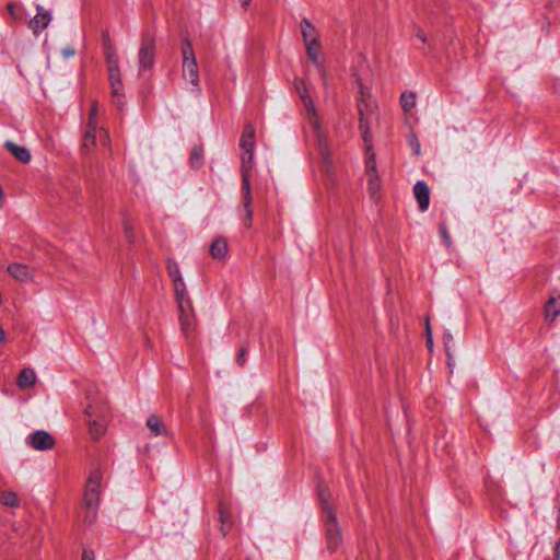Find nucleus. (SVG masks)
Instances as JSON below:
<instances>
[{
  "instance_id": "f257e3e1",
  "label": "nucleus",
  "mask_w": 560,
  "mask_h": 560,
  "mask_svg": "<svg viewBox=\"0 0 560 560\" xmlns=\"http://www.w3.org/2000/svg\"><path fill=\"white\" fill-rule=\"evenodd\" d=\"M358 110L360 115V130L364 143L366 145L365 153V174L368 177L369 190L372 197H376L381 190L380 174L376 167L375 153L369 145L370 142V129L372 117L377 108L376 102L372 95V88L370 84L362 81H358Z\"/></svg>"
},
{
  "instance_id": "f03ea898",
  "label": "nucleus",
  "mask_w": 560,
  "mask_h": 560,
  "mask_svg": "<svg viewBox=\"0 0 560 560\" xmlns=\"http://www.w3.org/2000/svg\"><path fill=\"white\" fill-rule=\"evenodd\" d=\"M255 130L253 126L247 125L241 137L242 149V174H243V191H244V207L246 209V226H250L252 210L249 208L252 197L249 191V170L254 158L255 145Z\"/></svg>"
},
{
  "instance_id": "7ed1b4c3",
  "label": "nucleus",
  "mask_w": 560,
  "mask_h": 560,
  "mask_svg": "<svg viewBox=\"0 0 560 560\" xmlns=\"http://www.w3.org/2000/svg\"><path fill=\"white\" fill-rule=\"evenodd\" d=\"M323 517L325 521L326 546L329 552L332 553L341 548L342 534L330 505L323 504Z\"/></svg>"
},
{
  "instance_id": "20e7f679",
  "label": "nucleus",
  "mask_w": 560,
  "mask_h": 560,
  "mask_svg": "<svg viewBox=\"0 0 560 560\" xmlns=\"http://www.w3.org/2000/svg\"><path fill=\"white\" fill-rule=\"evenodd\" d=\"M182 75L192 89L199 90V69L196 60L192 45L189 40H185L182 47Z\"/></svg>"
},
{
  "instance_id": "39448f33",
  "label": "nucleus",
  "mask_w": 560,
  "mask_h": 560,
  "mask_svg": "<svg viewBox=\"0 0 560 560\" xmlns=\"http://www.w3.org/2000/svg\"><path fill=\"white\" fill-rule=\"evenodd\" d=\"M175 299L177 303L180 329L183 335L188 339L194 335L197 326L192 304L188 293L176 295Z\"/></svg>"
},
{
  "instance_id": "423d86ee",
  "label": "nucleus",
  "mask_w": 560,
  "mask_h": 560,
  "mask_svg": "<svg viewBox=\"0 0 560 560\" xmlns=\"http://www.w3.org/2000/svg\"><path fill=\"white\" fill-rule=\"evenodd\" d=\"M89 433L93 440L101 439L106 432L107 418L105 406L89 405L85 409Z\"/></svg>"
},
{
  "instance_id": "0eeeda50",
  "label": "nucleus",
  "mask_w": 560,
  "mask_h": 560,
  "mask_svg": "<svg viewBox=\"0 0 560 560\" xmlns=\"http://www.w3.org/2000/svg\"><path fill=\"white\" fill-rule=\"evenodd\" d=\"M102 480L103 474L100 469H94L90 472L84 494V502L88 508L96 505L102 489Z\"/></svg>"
},
{
  "instance_id": "6e6552de",
  "label": "nucleus",
  "mask_w": 560,
  "mask_h": 560,
  "mask_svg": "<svg viewBox=\"0 0 560 560\" xmlns=\"http://www.w3.org/2000/svg\"><path fill=\"white\" fill-rule=\"evenodd\" d=\"M108 79L114 95H118L121 91L122 84L119 78L118 59L116 55L108 50L106 54Z\"/></svg>"
},
{
  "instance_id": "1a4fd4ad",
  "label": "nucleus",
  "mask_w": 560,
  "mask_h": 560,
  "mask_svg": "<svg viewBox=\"0 0 560 560\" xmlns=\"http://www.w3.org/2000/svg\"><path fill=\"white\" fill-rule=\"evenodd\" d=\"M8 273L19 282H32L36 276V270L27 265L13 262L7 267Z\"/></svg>"
},
{
  "instance_id": "9d476101",
  "label": "nucleus",
  "mask_w": 560,
  "mask_h": 560,
  "mask_svg": "<svg viewBox=\"0 0 560 560\" xmlns=\"http://www.w3.org/2000/svg\"><path fill=\"white\" fill-rule=\"evenodd\" d=\"M107 139H108V135L104 129L86 127V130H85V133L83 137V148L86 151L92 150L93 148H95L97 140H100V142L102 144L107 147L108 145Z\"/></svg>"
},
{
  "instance_id": "9b49d317",
  "label": "nucleus",
  "mask_w": 560,
  "mask_h": 560,
  "mask_svg": "<svg viewBox=\"0 0 560 560\" xmlns=\"http://www.w3.org/2000/svg\"><path fill=\"white\" fill-rule=\"evenodd\" d=\"M28 444L36 451L50 450L55 445L54 438L45 431H36L27 438Z\"/></svg>"
},
{
  "instance_id": "f8f14e48",
  "label": "nucleus",
  "mask_w": 560,
  "mask_h": 560,
  "mask_svg": "<svg viewBox=\"0 0 560 560\" xmlns=\"http://www.w3.org/2000/svg\"><path fill=\"white\" fill-rule=\"evenodd\" d=\"M139 59L143 68H149L152 66L154 60V42L152 38L145 37L142 40L139 51Z\"/></svg>"
},
{
  "instance_id": "ddd939ff",
  "label": "nucleus",
  "mask_w": 560,
  "mask_h": 560,
  "mask_svg": "<svg viewBox=\"0 0 560 560\" xmlns=\"http://www.w3.org/2000/svg\"><path fill=\"white\" fill-rule=\"evenodd\" d=\"M413 194L418 201L419 209L422 212L428 210L430 203V190L427 184L418 182L413 187Z\"/></svg>"
},
{
  "instance_id": "4468645a",
  "label": "nucleus",
  "mask_w": 560,
  "mask_h": 560,
  "mask_svg": "<svg viewBox=\"0 0 560 560\" xmlns=\"http://www.w3.org/2000/svg\"><path fill=\"white\" fill-rule=\"evenodd\" d=\"M167 269H168V273L173 280L175 296L186 294L187 291H186L185 282L182 278V275H180L177 264L170 262Z\"/></svg>"
},
{
  "instance_id": "2eb2a0df",
  "label": "nucleus",
  "mask_w": 560,
  "mask_h": 560,
  "mask_svg": "<svg viewBox=\"0 0 560 560\" xmlns=\"http://www.w3.org/2000/svg\"><path fill=\"white\" fill-rule=\"evenodd\" d=\"M560 314V293L553 292L545 305V318L549 322Z\"/></svg>"
},
{
  "instance_id": "dca6fc26",
  "label": "nucleus",
  "mask_w": 560,
  "mask_h": 560,
  "mask_svg": "<svg viewBox=\"0 0 560 560\" xmlns=\"http://www.w3.org/2000/svg\"><path fill=\"white\" fill-rule=\"evenodd\" d=\"M229 252L228 241L222 237H215L210 246V255L213 259L223 260Z\"/></svg>"
},
{
  "instance_id": "f3484780",
  "label": "nucleus",
  "mask_w": 560,
  "mask_h": 560,
  "mask_svg": "<svg viewBox=\"0 0 560 560\" xmlns=\"http://www.w3.org/2000/svg\"><path fill=\"white\" fill-rule=\"evenodd\" d=\"M36 380L37 377L34 370L26 368L20 372L16 384L20 388L26 389L33 387L36 383Z\"/></svg>"
},
{
  "instance_id": "a211bd4d",
  "label": "nucleus",
  "mask_w": 560,
  "mask_h": 560,
  "mask_svg": "<svg viewBox=\"0 0 560 560\" xmlns=\"http://www.w3.org/2000/svg\"><path fill=\"white\" fill-rule=\"evenodd\" d=\"M300 31L305 43L319 39V34L316 27L306 19L302 20Z\"/></svg>"
},
{
  "instance_id": "6ab92c4d",
  "label": "nucleus",
  "mask_w": 560,
  "mask_h": 560,
  "mask_svg": "<svg viewBox=\"0 0 560 560\" xmlns=\"http://www.w3.org/2000/svg\"><path fill=\"white\" fill-rule=\"evenodd\" d=\"M50 22V14L43 9H38L36 16L30 22V27L35 34L44 30Z\"/></svg>"
},
{
  "instance_id": "aec40b11",
  "label": "nucleus",
  "mask_w": 560,
  "mask_h": 560,
  "mask_svg": "<svg viewBox=\"0 0 560 560\" xmlns=\"http://www.w3.org/2000/svg\"><path fill=\"white\" fill-rule=\"evenodd\" d=\"M4 147L21 163L26 164L31 161V154L24 147L16 145L12 142H7Z\"/></svg>"
},
{
  "instance_id": "412c9836",
  "label": "nucleus",
  "mask_w": 560,
  "mask_h": 560,
  "mask_svg": "<svg viewBox=\"0 0 560 560\" xmlns=\"http://www.w3.org/2000/svg\"><path fill=\"white\" fill-rule=\"evenodd\" d=\"M147 427L155 435H166L167 434V428H166L165 423L163 422V420L160 417H158L155 415H152L148 418Z\"/></svg>"
},
{
  "instance_id": "4be33fe9",
  "label": "nucleus",
  "mask_w": 560,
  "mask_h": 560,
  "mask_svg": "<svg viewBox=\"0 0 560 560\" xmlns=\"http://www.w3.org/2000/svg\"><path fill=\"white\" fill-rule=\"evenodd\" d=\"M305 49H306V54H307L308 58L314 63H319L320 55H322V47H320L319 39L305 43Z\"/></svg>"
},
{
  "instance_id": "5701e85b",
  "label": "nucleus",
  "mask_w": 560,
  "mask_h": 560,
  "mask_svg": "<svg viewBox=\"0 0 560 560\" xmlns=\"http://www.w3.org/2000/svg\"><path fill=\"white\" fill-rule=\"evenodd\" d=\"M0 503L9 508H18L20 505V499L18 494L11 490H1Z\"/></svg>"
},
{
  "instance_id": "b1692460",
  "label": "nucleus",
  "mask_w": 560,
  "mask_h": 560,
  "mask_svg": "<svg viewBox=\"0 0 560 560\" xmlns=\"http://www.w3.org/2000/svg\"><path fill=\"white\" fill-rule=\"evenodd\" d=\"M295 90L300 94L301 98L304 102V106L307 109V112L312 113L314 110L312 101L307 96V88L303 80H296L295 81Z\"/></svg>"
},
{
  "instance_id": "393cba45",
  "label": "nucleus",
  "mask_w": 560,
  "mask_h": 560,
  "mask_svg": "<svg viewBox=\"0 0 560 560\" xmlns=\"http://www.w3.org/2000/svg\"><path fill=\"white\" fill-rule=\"evenodd\" d=\"M97 121H98V105L95 101H90L89 109H88L86 127L98 128Z\"/></svg>"
},
{
  "instance_id": "a878e982",
  "label": "nucleus",
  "mask_w": 560,
  "mask_h": 560,
  "mask_svg": "<svg viewBox=\"0 0 560 560\" xmlns=\"http://www.w3.org/2000/svg\"><path fill=\"white\" fill-rule=\"evenodd\" d=\"M400 104L404 110H411L416 105V95L411 92L402 93L400 96Z\"/></svg>"
},
{
  "instance_id": "bb28decb",
  "label": "nucleus",
  "mask_w": 560,
  "mask_h": 560,
  "mask_svg": "<svg viewBox=\"0 0 560 560\" xmlns=\"http://www.w3.org/2000/svg\"><path fill=\"white\" fill-rule=\"evenodd\" d=\"M133 228L135 226H133V222L131 219H129V218L124 219L122 229L126 234V237L128 238V241L130 243L133 241Z\"/></svg>"
},
{
  "instance_id": "cd10ccee",
  "label": "nucleus",
  "mask_w": 560,
  "mask_h": 560,
  "mask_svg": "<svg viewBox=\"0 0 560 560\" xmlns=\"http://www.w3.org/2000/svg\"><path fill=\"white\" fill-rule=\"evenodd\" d=\"M220 522H221V532L223 535H226V533L229 530V513L223 506L220 508Z\"/></svg>"
},
{
  "instance_id": "c85d7f7f",
  "label": "nucleus",
  "mask_w": 560,
  "mask_h": 560,
  "mask_svg": "<svg viewBox=\"0 0 560 560\" xmlns=\"http://www.w3.org/2000/svg\"><path fill=\"white\" fill-rule=\"evenodd\" d=\"M427 346H428L429 350H432L433 340H432V336H431L430 326L428 323H427Z\"/></svg>"
},
{
  "instance_id": "c756f323",
  "label": "nucleus",
  "mask_w": 560,
  "mask_h": 560,
  "mask_svg": "<svg viewBox=\"0 0 560 560\" xmlns=\"http://www.w3.org/2000/svg\"><path fill=\"white\" fill-rule=\"evenodd\" d=\"M81 560H95V558H94V553H93L92 551H90V550H84V551L82 552V558H81Z\"/></svg>"
},
{
  "instance_id": "7c9ffc66",
  "label": "nucleus",
  "mask_w": 560,
  "mask_h": 560,
  "mask_svg": "<svg viewBox=\"0 0 560 560\" xmlns=\"http://www.w3.org/2000/svg\"><path fill=\"white\" fill-rule=\"evenodd\" d=\"M238 1L243 9H247L252 2V0H238Z\"/></svg>"
},
{
  "instance_id": "2f4dec72",
  "label": "nucleus",
  "mask_w": 560,
  "mask_h": 560,
  "mask_svg": "<svg viewBox=\"0 0 560 560\" xmlns=\"http://www.w3.org/2000/svg\"><path fill=\"white\" fill-rule=\"evenodd\" d=\"M237 361H238L241 364H243V363H244V361H245V351H244V350H242V351H241V353L238 354V357H237Z\"/></svg>"
},
{
  "instance_id": "473e14b6",
  "label": "nucleus",
  "mask_w": 560,
  "mask_h": 560,
  "mask_svg": "<svg viewBox=\"0 0 560 560\" xmlns=\"http://www.w3.org/2000/svg\"><path fill=\"white\" fill-rule=\"evenodd\" d=\"M74 51L72 49H65L63 50V56L65 57H71L73 56Z\"/></svg>"
},
{
  "instance_id": "72a5a7b5",
  "label": "nucleus",
  "mask_w": 560,
  "mask_h": 560,
  "mask_svg": "<svg viewBox=\"0 0 560 560\" xmlns=\"http://www.w3.org/2000/svg\"><path fill=\"white\" fill-rule=\"evenodd\" d=\"M5 341V332L2 327H0V342Z\"/></svg>"
},
{
  "instance_id": "f704fd0d",
  "label": "nucleus",
  "mask_w": 560,
  "mask_h": 560,
  "mask_svg": "<svg viewBox=\"0 0 560 560\" xmlns=\"http://www.w3.org/2000/svg\"><path fill=\"white\" fill-rule=\"evenodd\" d=\"M8 10L10 11V13L12 15H14V5L13 4H8Z\"/></svg>"
},
{
  "instance_id": "c9c22d12",
  "label": "nucleus",
  "mask_w": 560,
  "mask_h": 560,
  "mask_svg": "<svg viewBox=\"0 0 560 560\" xmlns=\"http://www.w3.org/2000/svg\"><path fill=\"white\" fill-rule=\"evenodd\" d=\"M191 159H192V163H195V161H197V160L199 159L198 153H197V152H195V153L192 154V158H191Z\"/></svg>"
}]
</instances>
